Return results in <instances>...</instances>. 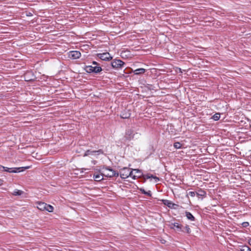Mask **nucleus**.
I'll return each instance as SVG.
<instances>
[{"label":"nucleus","instance_id":"obj_1","mask_svg":"<svg viewBox=\"0 0 251 251\" xmlns=\"http://www.w3.org/2000/svg\"><path fill=\"white\" fill-rule=\"evenodd\" d=\"M103 175L106 177L118 176L119 173L108 167H103L102 169Z\"/></svg>","mask_w":251,"mask_h":251},{"label":"nucleus","instance_id":"obj_2","mask_svg":"<svg viewBox=\"0 0 251 251\" xmlns=\"http://www.w3.org/2000/svg\"><path fill=\"white\" fill-rule=\"evenodd\" d=\"M120 176L123 179H126L129 176L132 177V171H131V169L125 167L122 169L120 171Z\"/></svg>","mask_w":251,"mask_h":251},{"label":"nucleus","instance_id":"obj_3","mask_svg":"<svg viewBox=\"0 0 251 251\" xmlns=\"http://www.w3.org/2000/svg\"><path fill=\"white\" fill-rule=\"evenodd\" d=\"M125 64V62L120 59H114L111 62L112 67L116 69L122 68Z\"/></svg>","mask_w":251,"mask_h":251},{"label":"nucleus","instance_id":"obj_4","mask_svg":"<svg viewBox=\"0 0 251 251\" xmlns=\"http://www.w3.org/2000/svg\"><path fill=\"white\" fill-rule=\"evenodd\" d=\"M86 72L88 73H98L102 71L101 68L99 66H87L85 68Z\"/></svg>","mask_w":251,"mask_h":251},{"label":"nucleus","instance_id":"obj_5","mask_svg":"<svg viewBox=\"0 0 251 251\" xmlns=\"http://www.w3.org/2000/svg\"><path fill=\"white\" fill-rule=\"evenodd\" d=\"M170 228L175 230L176 232H184L182 229V226L178 223H172L169 226Z\"/></svg>","mask_w":251,"mask_h":251},{"label":"nucleus","instance_id":"obj_6","mask_svg":"<svg viewBox=\"0 0 251 251\" xmlns=\"http://www.w3.org/2000/svg\"><path fill=\"white\" fill-rule=\"evenodd\" d=\"M98 56L102 60L108 61L112 59V57L108 52L98 54Z\"/></svg>","mask_w":251,"mask_h":251},{"label":"nucleus","instance_id":"obj_7","mask_svg":"<svg viewBox=\"0 0 251 251\" xmlns=\"http://www.w3.org/2000/svg\"><path fill=\"white\" fill-rule=\"evenodd\" d=\"M81 56V53L77 50L71 51L69 52V57L73 59H78Z\"/></svg>","mask_w":251,"mask_h":251},{"label":"nucleus","instance_id":"obj_8","mask_svg":"<svg viewBox=\"0 0 251 251\" xmlns=\"http://www.w3.org/2000/svg\"><path fill=\"white\" fill-rule=\"evenodd\" d=\"M134 131L131 129H129L126 130L125 137L126 140H130L133 138Z\"/></svg>","mask_w":251,"mask_h":251},{"label":"nucleus","instance_id":"obj_9","mask_svg":"<svg viewBox=\"0 0 251 251\" xmlns=\"http://www.w3.org/2000/svg\"><path fill=\"white\" fill-rule=\"evenodd\" d=\"M97 153V154H100L103 153V151L101 150H99L98 151H90L87 150L84 153V156L90 155H94L95 153Z\"/></svg>","mask_w":251,"mask_h":251},{"label":"nucleus","instance_id":"obj_10","mask_svg":"<svg viewBox=\"0 0 251 251\" xmlns=\"http://www.w3.org/2000/svg\"><path fill=\"white\" fill-rule=\"evenodd\" d=\"M133 171L136 175L132 176V178L134 179H135L137 177H140L143 175V173L139 169H133Z\"/></svg>","mask_w":251,"mask_h":251},{"label":"nucleus","instance_id":"obj_11","mask_svg":"<svg viewBox=\"0 0 251 251\" xmlns=\"http://www.w3.org/2000/svg\"><path fill=\"white\" fill-rule=\"evenodd\" d=\"M30 168V166H26L25 167H18V168H13V170L14 172H13V173H16L18 172H21L23 171L25 169H28Z\"/></svg>","mask_w":251,"mask_h":251},{"label":"nucleus","instance_id":"obj_12","mask_svg":"<svg viewBox=\"0 0 251 251\" xmlns=\"http://www.w3.org/2000/svg\"><path fill=\"white\" fill-rule=\"evenodd\" d=\"M103 173H102L101 174H94L93 177L95 181H100L103 179Z\"/></svg>","mask_w":251,"mask_h":251},{"label":"nucleus","instance_id":"obj_13","mask_svg":"<svg viewBox=\"0 0 251 251\" xmlns=\"http://www.w3.org/2000/svg\"><path fill=\"white\" fill-rule=\"evenodd\" d=\"M46 203L45 202H40L38 203L37 207L41 211H44L46 209Z\"/></svg>","mask_w":251,"mask_h":251},{"label":"nucleus","instance_id":"obj_14","mask_svg":"<svg viewBox=\"0 0 251 251\" xmlns=\"http://www.w3.org/2000/svg\"><path fill=\"white\" fill-rule=\"evenodd\" d=\"M144 178L145 179H149V178H153L154 179L155 182H158L159 180L158 177H157L156 176H154L153 175H151V174H147V175H145L144 176Z\"/></svg>","mask_w":251,"mask_h":251},{"label":"nucleus","instance_id":"obj_15","mask_svg":"<svg viewBox=\"0 0 251 251\" xmlns=\"http://www.w3.org/2000/svg\"><path fill=\"white\" fill-rule=\"evenodd\" d=\"M130 116V113L129 111H123L121 115V117L123 119H127L129 118Z\"/></svg>","mask_w":251,"mask_h":251},{"label":"nucleus","instance_id":"obj_16","mask_svg":"<svg viewBox=\"0 0 251 251\" xmlns=\"http://www.w3.org/2000/svg\"><path fill=\"white\" fill-rule=\"evenodd\" d=\"M146 72V70L144 68H139V69H136L134 71V73L135 75H141V74H143L145 73Z\"/></svg>","mask_w":251,"mask_h":251},{"label":"nucleus","instance_id":"obj_17","mask_svg":"<svg viewBox=\"0 0 251 251\" xmlns=\"http://www.w3.org/2000/svg\"><path fill=\"white\" fill-rule=\"evenodd\" d=\"M1 168L3 169L2 171L7 172L9 173H13L14 171L13 168H8L6 167L2 166L0 165V170H1Z\"/></svg>","mask_w":251,"mask_h":251},{"label":"nucleus","instance_id":"obj_18","mask_svg":"<svg viewBox=\"0 0 251 251\" xmlns=\"http://www.w3.org/2000/svg\"><path fill=\"white\" fill-rule=\"evenodd\" d=\"M185 216L187 217V218L191 221H194L195 220V217L193 216V215L189 212L186 211L185 212Z\"/></svg>","mask_w":251,"mask_h":251},{"label":"nucleus","instance_id":"obj_19","mask_svg":"<svg viewBox=\"0 0 251 251\" xmlns=\"http://www.w3.org/2000/svg\"><path fill=\"white\" fill-rule=\"evenodd\" d=\"M53 207L50 204L46 203V209L45 210L49 212H52L53 211Z\"/></svg>","mask_w":251,"mask_h":251},{"label":"nucleus","instance_id":"obj_20","mask_svg":"<svg viewBox=\"0 0 251 251\" xmlns=\"http://www.w3.org/2000/svg\"><path fill=\"white\" fill-rule=\"evenodd\" d=\"M140 192L146 195H147L148 196L151 197V193L150 191H149L148 192H146L144 189L143 188H140Z\"/></svg>","mask_w":251,"mask_h":251},{"label":"nucleus","instance_id":"obj_21","mask_svg":"<svg viewBox=\"0 0 251 251\" xmlns=\"http://www.w3.org/2000/svg\"><path fill=\"white\" fill-rule=\"evenodd\" d=\"M240 251H251V249L247 246H242L240 248Z\"/></svg>","mask_w":251,"mask_h":251},{"label":"nucleus","instance_id":"obj_22","mask_svg":"<svg viewBox=\"0 0 251 251\" xmlns=\"http://www.w3.org/2000/svg\"><path fill=\"white\" fill-rule=\"evenodd\" d=\"M23 193V192L21 190L16 189L13 194L15 196H20Z\"/></svg>","mask_w":251,"mask_h":251},{"label":"nucleus","instance_id":"obj_23","mask_svg":"<svg viewBox=\"0 0 251 251\" xmlns=\"http://www.w3.org/2000/svg\"><path fill=\"white\" fill-rule=\"evenodd\" d=\"M164 203L165 205H167L169 207H171L173 205V203H172V202L170 201L164 200Z\"/></svg>","mask_w":251,"mask_h":251},{"label":"nucleus","instance_id":"obj_24","mask_svg":"<svg viewBox=\"0 0 251 251\" xmlns=\"http://www.w3.org/2000/svg\"><path fill=\"white\" fill-rule=\"evenodd\" d=\"M197 196H204L205 195L206 193L203 190H199L198 192H196Z\"/></svg>","mask_w":251,"mask_h":251},{"label":"nucleus","instance_id":"obj_25","mask_svg":"<svg viewBox=\"0 0 251 251\" xmlns=\"http://www.w3.org/2000/svg\"><path fill=\"white\" fill-rule=\"evenodd\" d=\"M212 118L215 121H218L220 118V114L219 113H216L213 116Z\"/></svg>","mask_w":251,"mask_h":251},{"label":"nucleus","instance_id":"obj_26","mask_svg":"<svg viewBox=\"0 0 251 251\" xmlns=\"http://www.w3.org/2000/svg\"><path fill=\"white\" fill-rule=\"evenodd\" d=\"M184 229H185V230H184V232H186L188 234H190L191 232V229L190 228L189 226H188V225H186L185 226Z\"/></svg>","mask_w":251,"mask_h":251},{"label":"nucleus","instance_id":"obj_27","mask_svg":"<svg viewBox=\"0 0 251 251\" xmlns=\"http://www.w3.org/2000/svg\"><path fill=\"white\" fill-rule=\"evenodd\" d=\"M174 147L176 149H180L181 148V144L179 142H176L174 144Z\"/></svg>","mask_w":251,"mask_h":251},{"label":"nucleus","instance_id":"obj_28","mask_svg":"<svg viewBox=\"0 0 251 251\" xmlns=\"http://www.w3.org/2000/svg\"><path fill=\"white\" fill-rule=\"evenodd\" d=\"M188 195L189 196H190L191 197H194L196 195H197L196 192H193V191H190V192H189Z\"/></svg>","mask_w":251,"mask_h":251},{"label":"nucleus","instance_id":"obj_29","mask_svg":"<svg viewBox=\"0 0 251 251\" xmlns=\"http://www.w3.org/2000/svg\"><path fill=\"white\" fill-rule=\"evenodd\" d=\"M242 225L244 227H247L249 226V223L247 222H245L242 224Z\"/></svg>","mask_w":251,"mask_h":251},{"label":"nucleus","instance_id":"obj_30","mask_svg":"<svg viewBox=\"0 0 251 251\" xmlns=\"http://www.w3.org/2000/svg\"><path fill=\"white\" fill-rule=\"evenodd\" d=\"M93 65H97L98 64H97V63L96 61H93Z\"/></svg>","mask_w":251,"mask_h":251},{"label":"nucleus","instance_id":"obj_31","mask_svg":"<svg viewBox=\"0 0 251 251\" xmlns=\"http://www.w3.org/2000/svg\"><path fill=\"white\" fill-rule=\"evenodd\" d=\"M2 182H3L2 180L0 179V185L2 184Z\"/></svg>","mask_w":251,"mask_h":251},{"label":"nucleus","instance_id":"obj_32","mask_svg":"<svg viewBox=\"0 0 251 251\" xmlns=\"http://www.w3.org/2000/svg\"><path fill=\"white\" fill-rule=\"evenodd\" d=\"M249 243L250 244V245H251V238L249 240Z\"/></svg>","mask_w":251,"mask_h":251},{"label":"nucleus","instance_id":"obj_33","mask_svg":"<svg viewBox=\"0 0 251 251\" xmlns=\"http://www.w3.org/2000/svg\"><path fill=\"white\" fill-rule=\"evenodd\" d=\"M131 171H132V172H134V171H133V170H132ZM134 175H135V174H133V173H132V176H134Z\"/></svg>","mask_w":251,"mask_h":251},{"label":"nucleus","instance_id":"obj_34","mask_svg":"<svg viewBox=\"0 0 251 251\" xmlns=\"http://www.w3.org/2000/svg\"><path fill=\"white\" fill-rule=\"evenodd\" d=\"M95 162H96V161H93V163H94V164H95Z\"/></svg>","mask_w":251,"mask_h":251}]
</instances>
